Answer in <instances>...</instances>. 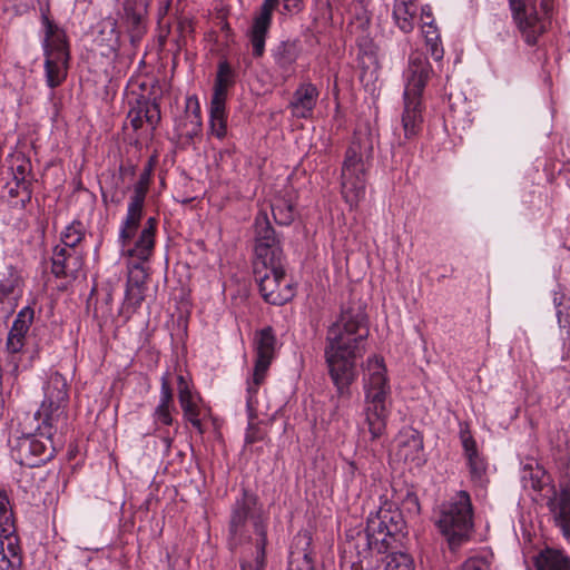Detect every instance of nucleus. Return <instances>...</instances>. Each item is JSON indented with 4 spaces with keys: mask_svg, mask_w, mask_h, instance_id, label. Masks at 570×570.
<instances>
[{
    "mask_svg": "<svg viewBox=\"0 0 570 570\" xmlns=\"http://www.w3.org/2000/svg\"><path fill=\"white\" fill-rule=\"evenodd\" d=\"M348 465H350L351 473H354V471L356 469L355 463L354 462H350Z\"/></svg>",
    "mask_w": 570,
    "mask_h": 570,
    "instance_id": "obj_61",
    "label": "nucleus"
},
{
    "mask_svg": "<svg viewBox=\"0 0 570 570\" xmlns=\"http://www.w3.org/2000/svg\"><path fill=\"white\" fill-rule=\"evenodd\" d=\"M22 566L21 549L18 535L8 538L7 547L4 541L0 546V569L1 570H19Z\"/></svg>",
    "mask_w": 570,
    "mask_h": 570,
    "instance_id": "obj_27",
    "label": "nucleus"
},
{
    "mask_svg": "<svg viewBox=\"0 0 570 570\" xmlns=\"http://www.w3.org/2000/svg\"><path fill=\"white\" fill-rule=\"evenodd\" d=\"M522 482L524 488H531L535 492H541L549 488L551 493L548 497L547 507L553 517L554 523L561 529L566 538H570V487L561 485L558 492L552 478L538 463L525 464L522 471Z\"/></svg>",
    "mask_w": 570,
    "mask_h": 570,
    "instance_id": "obj_8",
    "label": "nucleus"
},
{
    "mask_svg": "<svg viewBox=\"0 0 570 570\" xmlns=\"http://www.w3.org/2000/svg\"><path fill=\"white\" fill-rule=\"evenodd\" d=\"M26 335L27 333L22 331H14L12 327L10 328L7 337L6 347L10 354L20 353L26 344Z\"/></svg>",
    "mask_w": 570,
    "mask_h": 570,
    "instance_id": "obj_44",
    "label": "nucleus"
},
{
    "mask_svg": "<svg viewBox=\"0 0 570 570\" xmlns=\"http://www.w3.org/2000/svg\"><path fill=\"white\" fill-rule=\"evenodd\" d=\"M267 529L268 517L264 512L259 498L243 487L240 494L230 505L226 535L230 552L250 547V558L243 557L239 560L240 570L266 569Z\"/></svg>",
    "mask_w": 570,
    "mask_h": 570,
    "instance_id": "obj_2",
    "label": "nucleus"
},
{
    "mask_svg": "<svg viewBox=\"0 0 570 570\" xmlns=\"http://www.w3.org/2000/svg\"><path fill=\"white\" fill-rule=\"evenodd\" d=\"M435 525L452 552L469 542L474 530L473 505L469 492L458 491L441 503L436 511Z\"/></svg>",
    "mask_w": 570,
    "mask_h": 570,
    "instance_id": "obj_6",
    "label": "nucleus"
},
{
    "mask_svg": "<svg viewBox=\"0 0 570 570\" xmlns=\"http://www.w3.org/2000/svg\"><path fill=\"white\" fill-rule=\"evenodd\" d=\"M161 389L159 404L156 406L153 417L155 424L171 425L174 419L171 416V409H174V395L169 382V375L166 373L161 376Z\"/></svg>",
    "mask_w": 570,
    "mask_h": 570,
    "instance_id": "obj_23",
    "label": "nucleus"
},
{
    "mask_svg": "<svg viewBox=\"0 0 570 570\" xmlns=\"http://www.w3.org/2000/svg\"><path fill=\"white\" fill-rule=\"evenodd\" d=\"M96 29V45L105 48L108 52L116 51L119 47V32L117 31V21L112 18L102 19L97 23Z\"/></svg>",
    "mask_w": 570,
    "mask_h": 570,
    "instance_id": "obj_26",
    "label": "nucleus"
},
{
    "mask_svg": "<svg viewBox=\"0 0 570 570\" xmlns=\"http://www.w3.org/2000/svg\"><path fill=\"white\" fill-rule=\"evenodd\" d=\"M299 56L297 41H282L273 52L275 63L283 72H289Z\"/></svg>",
    "mask_w": 570,
    "mask_h": 570,
    "instance_id": "obj_28",
    "label": "nucleus"
},
{
    "mask_svg": "<svg viewBox=\"0 0 570 570\" xmlns=\"http://www.w3.org/2000/svg\"><path fill=\"white\" fill-rule=\"evenodd\" d=\"M128 118L130 119V124L135 130H138L142 127L145 119L140 114L135 111L132 108L128 114Z\"/></svg>",
    "mask_w": 570,
    "mask_h": 570,
    "instance_id": "obj_52",
    "label": "nucleus"
},
{
    "mask_svg": "<svg viewBox=\"0 0 570 570\" xmlns=\"http://www.w3.org/2000/svg\"><path fill=\"white\" fill-rule=\"evenodd\" d=\"M186 417V420H188L191 425L199 432V433H203L204 430H203V424H202V421L199 420V409L198 410H195L186 415H184Z\"/></svg>",
    "mask_w": 570,
    "mask_h": 570,
    "instance_id": "obj_51",
    "label": "nucleus"
},
{
    "mask_svg": "<svg viewBox=\"0 0 570 570\" xmlns=\"http://www.w3.org/2000/svg\"><path fill=\"white\" fill-rule=\"evenodd\" d=\"M368 377L364 379V416L371 439H380L386 431L390 414L387 406L391 387L386 377L383 358L373 356L367 360Z\"/></svg>",
    "mask_w": 570,
    "mask_h": 570,
    "instance_id": "obj_5",
    "label": "nucleus"
},
{
    "mask_svg": "<svg viewBox=\"0 0 570 570\" xmlns=\"http://www.w3.org/2000/svg\"><path fill=\"white\" fill-rule=\"evenodd\" d=\"M111 202H116V203H120V199H115L114 197L111 198Z\"/></svg>",
    "mask_w": 570,
    "mask_h": 570,
    "instance_id": "obj_64",
    "label": "nucleus"
},
{
    "mask_svg": "<svg viewBox=\"0 0 570 570\" xmlns=\"http://www.w3.org/2000/svg\"><path fill=\"white\" fill-rule=\"evenodd\" d=\"M37 421L38 426L33 433L16 438L11 445L12 459L22 466L38 468L52 460L57 453L53 438L58 425L49 428L43 420Z\"/></svg>",
    "mask_w": 570,
    "mask_h": 570,
    "instance_id": "obj_9",
    "label": "nucleus"
},
{
    "mask_svg": "<svg viewBox=\"0 0 570 570\" xmlns=\"http://www.w3.org/2000/svg\"><path fill=\"white\" fill-rule=\"evenodd\" d=\"M431 72V66L425 57L417 55L410 58L407 82L403 95L404 109L401 118L404 139L400 138V145L414 139L422 130V94Z\"/></svg>",
    "mask_w": 570,
    "mask_h": 570,
    "instance_id": "obj_7",
    "label": "nucleus"
},
{
    "mask_svg": "<svg viewBox=\"0 0 570 570\" xmlns=\"http://www.w3.org/2000/svg\"><path fill=\"white\" fill-rule=\"evenodd\" d=\"M278 0H264L261 6L259 13L254 18L252 27L248 31L249 42L253 48L255 58L263 57L265 52L266 37L272 24L273 10Z\"/></svg>",
    "mask_w": 570,
    "mask_h": 570,
    "instance_id": "obj_18",
    "label": "nucleus"
},
{
    "mask_svg": "<svg viewBox=\"0 0 570 570\" xmlns=\"http://www.w3.org/2000/svg\"><path fill=\"white\" fill-rule=\"evenodd\" d=\"M255 228V264L267 265L283 261V248L279 236L272 226L267 213L261 210L254 223Z\"/></svg>",
    "mask_w": 570,
    "mask_h": 570,
    "instance_id": "obj_13",
    "label": "nucleus"
},
{
    "mask_svg": "<svg viewBox=\"0 0 570 570\" xmlns=\"http://www.w3.org/2000/svg\"><path fill=\"white\" fill-rule=\"evenodd\" d=\"M554 0H541V7L546 13H549L553 8Z\"/></svg>",
    "mask_w": 570,
    "mask_h": 570,
    "instance_id": "obj_57",
    "label": "nucleus"
},
{
    "mask_svg": "<svg viewBox=\"0 0 570 570\" xmlns=\"http://www.w3.org/2000/svg\"><path fill=\"white\" fill-rule=\"evenodd\" d=\"M20 278L16 275H10L0 281V307L7 301L18 298V288L20 286Z\"/></svg>",
    "mask_w": 570,
    "mask_h": 570,
    "instance_id": "obj_38",
    "label": "nucleus"
},
{
    "mask_svg": "<svg viewBox=\"0 0 570 570\" xmlns=\"http://www.w3.org/2000/svg\"><path fill=\"white\" fill-rule=\"evenodd\" d=\"M35 320V311L30 306L23 307L18 314L16 320L12 323V328L14 331H22L24 333L29 332V328Z\"/></svg>",
    "mask_w": 570,
    "mask_h": 570,
    "instance_id": "obj_43",
    "label": "nucleus"
},
{
    "mask_svg": "<svg viewBox=\"0 0 570 570\" xmlns=\"http://www.w3.org/2000/svg\"><path fill=\"white\" fill-rule=\"evenodd\" d=\"M368 336L366 316L361 308H343L338 318L326 331L324 358L337 399H351V385L357 377L356 360L364 353Z\"/></svg>",
    "mask_w": 570,
    "mask_h": 570,
    "instance_id": "obj_1",
    "label": "nucleus"
},
{
    "mask_svg": "<svg viewBox=\"0 0 570 570\" xmlns=\"http://www.w3.org/2000/svg\"><path fill=\"white\" fill-rule=\"evenodd\" d=\"M145 288H126L125 302L134 308H138L145 299Z\"/></svg>",
    "mask_w": 570,
    "mask_h": 570,
    "instance_id": "obj_47",
    "label": "nucleus"
},
{
    "mask_svg": "<svg viewBox=\"0 0 570 570\" xmlns=\"http://www.w3.org/2000/svg\"><path fill=\"white\" fill-rule=\"evenodd\" d=\"M471 481L475 484L483 485L487 482V462L478 453L466 456Z\"/></svg>",
    "mask_w": 570,
    "mask_h": 570,
    "instance_id": "obj_35",
    "label": "nucleus"
},
{
    "mask_svg": "<svg viewBox=\"0 0 570 570\" xmlns=\"http://www.w3.org/2000/svg\"><path fill=\"white\" fill-rule=\"evenodd\" d=\"M564 298V295H559L558 293L554 294V297H553V303L557 307V317H558V321L559 323H561V309H559V307L562 305V299Z\"/></svg>",
    "mask_w": 570,
    "mask_h": 570,
    "instance_id": "obj_55",
    "label": "nucleus"
},
{
    "mask_svg": "<svg viewBox=\"0 0 570 570\" xmlns=\"http://www.w3.org/2000/svg\"><path fill=\"white\" fill-rule=\"evenodd\" d=\"M178 400L184 412V415L198 410L197 404L193 401V394L189 389L187 380L183 376H178Z\"/></svg>",
    "mask_w": 570,
    "mask_h": 570,
    "instance_id": "obj_37",
    "label": "nucleus"
},
{
    "mask_svg": "<svg viewBox=\"0 0 570 570\" xmlns=\"http://www.w3.org/2000/svg\"><path fill=\"white\" fill-rule=\"evenodd\" d=\"M416 1L417 0H395L394 3L401 4V6L417 7Z\"/></svg>",
    "mask_w": 570,
    "mask_h": 570,
    "instance_id": "obj_58",
    "label": "nucleus"
},
{
    "mask_svg": "<svg viewBox=\"0 0 570 570\" xmlns=\"http://www.w3.org/2000/svg\"><path fill=\"white\" fill-rule=\"evenodd\" d=\"M149 102H150V99H148L146 97H140L139 99H137V106L132 108L135 111L140 114L145 120L148 115V108H149L148 104Z\"/></svg>",
    "mask_w": 570,
    "mask_h": 570,
    "instance_id": "obj_50",
    "label": "nucleus"
},
{
    "mask_svg": "<svg viewBox=\"0 0 570 570\" xmlns=\"http://www.w3.org/2000/svg\"><path fill=\"white\" fill-rule=\"evenodd\" d=\"M254 274L266 303L281 306L295 296L292 284L285 279L283 261L267 265L254 264Z\"/></svg>",
    "mask_w": 570,
    "mask_h": 570,
    "instance_id": "obj_11",
    "label": "nucleus"
},
{
    "mask_svg": "<svg viewBox=\"0 0 570 570\" xmlns=\"http://www.w3.org/2000/svg\"><path fill=\"white\" fill-rule=\"evenodd\" d=\"M150 183V171L145 169L134 186V195L127 208V215L119 232V239L126 246L130 238L136 235L142 218L146 194Z\"/></svg>",
    "mask_w": 570,
    "mask_h": 570,
    "instance_id": "obj_14",
    "label": "nucleus"
},
{
    "mask_svg": "<svg viewBox=\"0 0 570 570\" xmlns=\"http://www.w3.org/2000/svg\"><path fill=\"white\" fill-rule=\"evenodd\" d=\"M153 0H124L121 24L132 47H137L147 32L148 9Z\"/></svg>",
    "mask_w": 570,
    "mask_h": 570,
    "instance_id": "obj_15",
    "label": "nucleus"
},
{
    "mask_svg": "<svg viewBox=\"0 0 570 570\" xmlns=\"http://www.w3.org/2000/svg\"><path fill=\"white\" fill-rule=\"evenodd\" d=\"M232 153H233V151H232V149H229V148H226V149H224V150H220V151L218 153L219 159H220V160H223L226 156H230V155H232Z\"/></svg>",
    "mask_w": 570,
    "mask_h": 570,
    "instance_id": "obj_60",
    "label": "nucleus"
},
{
    "mask_svg": "<svg viewBox=\"0 0 570 570\" xmlns=\"http://www.w3.org/2000/svg\"><path fill=\"white\" fill-rule=\"evenodd\" d=\"M509 6L525 42L530 46L537 45L538 38L546 32V24L538 17L530 0H509Z\"/></svg>",
    "mask_w": 570,
    "mask_h": 570,
    "instance_id": "obj_16",
    "label": "nucleus"
},
{
    "mask_svg": "<svg viewBox=\"0 0 570 570\" xmlns=\"http://www.w3.org/2000/svg\"><path fill=\"white\" fill-rule=\"evenodd\" d=\"M386 559L384 570H414L413 559L407 553H392Z\"/></svg>",
    "mask_w": 570,
    "mask_h": 570,
    "instance_id": "obj_40",
    "label": "nucleus"
},
{
    "mask_svg": "<svg viewBox=\"0 0 570 570\" xmlns=\"http://www.w3.org/2000/svg\"><path fill=\"white\" fill-rule=\"evenodd\" d=\"M169 4H170V1H169V0H165V4H164V7H165V12L167 11V9H168Z\"/></svg>",
    "mask_w": 570,
    "mask_h": 570,
    "instance_id": "obj_62",
    "label": "nucleus"
},
{
    "mask_svg": "<svg viewBox=\"0 0 570 570\" xmlns=\"http://www.w3.org/2000/svg\"><path fill=\"white\" fill-rule=\"evenodd\" d=\"M399 454L405 461L420 460L423 451V436L414 429L403 430L399 438Z\"/></svg>",
    "mask_w": 570,
    "mask_h": 570,
    "instance_id": "obj_25",
    "label": "nucleus"
},
{
    "mask_svg": "<svg viewBox=\"0 0 570 570\" xmlns=\"http://www.w3.org/2000/svg\"><path fill=\"white\" fill-rule=\"evenodd\" d=\"M163 442L165 443L166 452H169L171 444H173V438L166 435L163 438Z\"/></svg>",
    "mask_w": 570,
    "mask_h": 570,
    "instance_id": "obj_59",
    "label": "nucleus"
},
{
    "mask_svg": "<svg viewBox=\"0 0 570 570\" xmlns=\"http://www.w3.org/2000/svg\"><path fill=\"white\" fill-rule=\"evenodd\" d=\"M417 7L401 6L394 3L393 18L396 26L405 33L414 29V18L416 16Z\"/></svg>",
    "mask_w": 570,
    "mask_h": 570,
    "instance_id": "obj_33",
    "label": "nucleus"
},
{
    "mask_svg": "<svg viewBox=\"0 0 570 570\" xmlns=\"http://www.w3.org/2000/svg\"><path fill=\"white\" fill-rule=\"evenodd\" d=\"M156 229L157 219L155 217H149L132 246L131 240L135 235L130 238L126 246H124V244L119 240L122 250H126V254L129 257L136 258L138 261L137 263L142 264L149 261L155 248Z\"/></svg>",
    "mask_w": 570,
    "mask_h": 570,
    "instance_id": "obj_20",
    "label": "nucleus"
},
{
    "mask_svg": "<svg viewBox=\"0 0 570 570\" xmlns=\"http://www.w3.org/2000/svg\"><path fill=\"white\" fill-rule=\"evenodd\" d=\"M272 214L277 225L288 226L294 222V204L284 197H276L271 204Z\"/></svg>",
    "mask_w": 570,
    "mask_h": 570,
    "instance_id": "obj_32",
    "label": "nucleus"
},
{
    "mask_svg": "<svg viewBox=\"0 0 570 570\" xmlns=\"http://www.w3.org/2000/svg\"><path fill=\"white\" fill-rule=\"evenodd\" d=\"M264 436H265V433L261 430V428L257 424H255L253 422L248 423V428H247L246 435H245V442L247 444H253L258 441H262V440H264Z\"/></svg>",
    "mask_w": 570,
    "mask_h": 570,
    "instance_id": "obj_49",
    "label": "nucleus"
},
{
    "mask_svg": "<svg viewBox=\"0 0 570 570\" xmlns=\"http://www.w3.org/2000/svg\"><path fill=\"white\" fill-rule=\"evenodd\" d=\"M374 139L370 130L355 131L345 153L341 170V193L351 208L365 197L367 170L371 167Z\"/></svg>",
    "mask_w": 570,
    "mask_h": 570,
    "instance_id": "obj_3",
    "label": "nucleus"
},
{
    "mask_svg": "<svg viewBox=\"0 0 570 570\" xmlns=\"http://www.w3.org/2000/svg\"><path fill=\"white\" fill-rule=\"evenodd\" d=\"M61 247H67L70 249H80L79 245L85 239V228L83 225L75 220L70 225H68L65 230L61 233Z\"/></svg>",
    "mask_w": 570,
    "mask_h": 570,
    "instance_id": "obj_34",
    "label": "nucleus"
},
{
    "mask_svg": "<svg viewBox=\"0 0 570 570\" xmlns=\"http://www.w3.org/2000/svg\"><path fill=\"white\" fill-rule=\"evenodd\" d=\"M535 570H570V557L563 551L546 548L533 557Z\"/></svg>",
    "mask_w": 570,
    "mask_h": 570,
    "instance_id": "obj_24",
    "label": "nucleus"
},
{
    "mask_svg": "<svg viewBox=\"0 0 570 570\" xmlns=\"http://www.w3.org/2000/svg\"><path fill=\"white\" fill-rule=\"evenodd\" d=\"M320 90L311 81L301 82L288 102V109L293 117L308 119L313 116L317 105Z\"/></svg>",
    "mask_w": 570,
    "mask_h": 570,
    "instance_id": "obj_21",
    "label": "nucleus"
},
{
    "mask_svg": "<svg viewBox=\"0 0 570 570\" xmlns=\"http://www.w3.org/2000/svg\"><path fill=\"white\" fill-rule=\"evenodd\" d=\"M148 106H149V108H148V115L146 117V122L149 124L153 129H155L161 119L160 106L156 98L150 100Z\"/></svg>",
    "mask_w": 570,
    "mask_h": 570,
    "instance_id": "obj_48",
    "label": "nucleus"
},
{
    "mask_svg": "<svg viewBox=\"0 0 570 570\" xmlns=\"http://www.w3.org/2000/svg\"><path fill=\"white\" fill-rule=\"evenodd\" d=\"M421 20H422V24H424V21H431V20H434L433 19V14H432V9L430 6H424L422 7L421 9Z\"/></svg>",
    "mask_w": 570,
    "mask_h": 570,
    "instance_id": "obj_54",
    "label": "nucleus"
},
{
    "mask_svg": "<svg viewBox=\"0 0 570 570\" xmlns=\"http://www.w3.org/2000/svg\"><path fill=\"white\" fill-rule=\"evenodd\" d=\"M225 105V102L210 101V132L213 136L220 140L227 136V116Z\"/></svg>",
    "mask_w": 570,
    "mask_h": 570,
    "instance_id": "obj_30",
    "label": "nucleus"
},
{
    "mask_svg": "<svg viewBox=\"0 0 570 570\" xmlns=\"http://www.w3.org/2000/svg\"><path fill=\"white\" fill-rule=\"evenodd\" d=\"M255 351V376L259 381L266 375L272 362L276 356L277 337L272 326L256 331L254 336Z\"/></svg>",
    "mask_w": 570,
    "mask_h": 570,
    "instance_id": "obj_17",
    "label": "nucleus"
},
{
    "mask_svg": "<svg viewBox=\"0 0 570 570\" xmlns=\"http://www.w3.org/2000/svg\"><path fill=\"white\" fill-rule=\"evenodd\" d=\"M422 31L428 51L435 61H441L444 56V49L441 45L440 32L434 24V20L424 21V24H422Z\"/></svg>",
    "mask_w": 570,
    "mask_h": 570,
    "instance_id": "obj_31",
    "label": "nucleus"
},
{
    "mask_svg": "<svg viewBox=\"0 0 570 570\" xmlns=\"http://www.w3.org/2000/svg\"><path fill=\"white\" fill-rule=\"evenodd\" d=\"M236 82V71L226 59H222L217 66L214 82V92L210 101L225 102L227 92Z\"/></svg>",
    "mask_w": 570,
    "mask_h": 570,
    "instance_id": "obj_22",
    "label": "nucleus"
},
{
    "mask_svg": "<svg viewBox=\"0 0 570 570\" xmlns=\"http://www.w3.org/2000/svg\"><path fill=\"white\" fill-rule=\"evenodd\" d=\"M102 199L106 202L107 200V195L106 193H102Z\"/></svg>",
    "mask_w": 570,
    "mask_h": 570,
    "instance_id": "obj_63",
    "label": "nucleus"
},
{
    "mask_svg": "<svg viewBox=\"0 0 570 570\" xmlns=\"http://www.w3.org/2000/svg\"><path fill=\"white\" fill-rule=\"evenodd\" d=\"M266 375H263L259 381H256L255 372L253 373V379L248 382L247 385V400L246 405L249 412L250 419L254 416V412L256 410V393L258 391L259 385L264 382Z\"/></svg>",
    "mask_w": 570,
    "mask_h": 570,
    "instance_id": "obj_45",
    "label": "nucleus"
},
{
    "mask_svg": "<svg viewBox=\"0 0 570 570\" xmlns=\"http://www.w3.org/2000/svg\"><path fill=\"white\" fill-rule=\"evenodd\" d=\"M32 185L29 180H20L19 178L12 177L3 189L8 193L11 199H17L13 205L24 208L27 204L31 202L32 197Z\"/></svg>",
    "mask_w": 570,
    "mask_h": 570,
    "instance_id": "obj_29",
    "label": "nucleus"
},
{
    "mask_svg": "<svg viewBox=\"0 0 570 570\" xmlns=\"http://www.w3.org/2000/svg\"><path fill=\"white\" fill-rule=\"evenodd\" d=\"M147 272L142 264L140 263H134L131 266V269L129 272L126 288L137 289V288H145L146 289V279H147Z\"/></svg>",
    "mask_w": 570,
    "mask_h": 570,
    "instance_id": "obj_41",
    "label": "nucleus"
},
{
    "mask_svg": "<svg viewBox=\"0 0 570 570\" xmlns=\"http://www.w3.org/2000/svg\"><path fill=\"white\" fill-rule=\"evenodd\" d=\"M405 521L401 511L393 504L385 502L375 513L367 518L364 532H357L354 549L358 562L371 556L375 550L377 553H385L391 547V540L403 532Z\"/></svg>",
    "mask_w": 570,
    "mask_h": 570,
    "instance_id": "obj_4",
    "label": "nucleus"
},
{
    "mask_svg": "<svg viewBox=\"0 0 570 570\" xmlns=\"http://www.w3.org/2000/svg\"><path fill=\"white\" fill-rule=\"evenodd\" d=\"M189 110L190 115H188V117H190V124L193 128L187 132V135L193 137L194 135H197L202 127L200 107L196 97H188L186 99V112Z\"/></svg>",
    "mask_w": 570,
    "mask_h": 570,
    "instance_id": "obj_42",
    "label": "nucleus"
},
{
    "mask_svg": "<svg viewBox=\"0 0 570 570\" xmlns=\"http://www.w3.org/2000/svg\"><path fill=\"white\" fill-rule=\"evenodd\" d=\"M284 8L288 11H301L303 8V0H283Z\"/></svg>",
    "mask_w": 570,
    "mask_h": 570,
    "instance_id": "obj_53",
    "label": "nucleus"
},
{
    "mask_svg": "<svg viewBox=\"0 0 570 570\" xmlns=\"http://www.w3.org/2000/svg\"><path fill=\"white\" fill-rule=\"evenodd\" d=\"M67 379L59 372H52L43 386L45 397L39 410L35 413L36 420H43L46 425L59 424L65 419L68 395Z\"/></svg>",
    "mask_w": 570,
    "mask_h": 570,
    "instance_id": "obj_12",
    "label": "nucleus"
},
{
    "mask_svg": "<svg viewBox=\"0 0 570 570\" xmlns=\"http://www.w3.org/2000/svg\"><path fill=\"white\" fill-rule=\"evenodd\" d=\"M12 177L19 178L20 180H29L31 183L35 181V176L32 175V166L30 159L26 158L23 155H17L13 158L12 166Z\"/></svg>",
    "mask_w": 570,
    "mask_h": 570,
    "instance_id": "obj_39",
    "label": "nucleus"
},
{
    "mask_svg": "<svg viewBox=\"0 0 570 570\" xmlns=\"http://www.w3.org/2000/svg\"><path fill=\"white\" fill-rule=\"evenodd\" d=\"M83 256L82 249H70L57 245L51 257V273L57 278L70 277L76 279L78 273L82 269Z\"/></svg>",
    "mask_w": 570,
    "mask_h": 570,
    "instance_id": "obj_19",
    "label": "nucleus"
},
{
    "mask_svg": "<svg viewBox=\"0 0 570 570\" xmlns=\"http://www.w3.org/2000/svg\"><path fill=\"white\" fill-rule=\"evenodd\" d=\"M460 439L462 442L465 458L479 453L478 449H476L475 440L473 439V436L471 435V433L466 426L464 429H461Z\"/></svg>",
    "mask_w": 570,
    "mask_h": 570,
    "instance_id": "obj_46",
    "label": "nucleus"
},
{
    "mask_svg": "<svg viewBox=\"0 0 570 570\" xmlns=\"http://www.w3.org/2000/svg\"><path fill=\"white\" fill-rule=\"evenodd\" d=\"M492 553H482L468 558L458 570H495Z\"/></svg>",
    "mask_w": 570,
    "mask_h": 570,
    "instance_id": "obj_36",
    "label": "nucleus"
},
{
    "mask_svg": "<svg viewBox=\"0 0 570 570\" xmlns=\"http://www.w3.org/2000/svg\"><path fill=\"white\" fill-rule=\"evenodd\" d=\"M45 26V75L47 86L51 89L59 87L67 79L69 68V43L63 29L48 16L42 14Z\"/></svg>",
    "mask_w": 570,
    "mask_h": 570,
    "instance_id": "obj_10",
    "label": "nucleus"
},
{
    "mask_svg": "<svg viewBox=\"0 0 570 570\" xmlns=\"http://www.w3.org/2000/svg\"><path fill=\"white\" fill-rule=\"evenodd\" d=\"M407 503L413 504L416 508V511H420L419 498L414 493H407L406 497Z\"/></svg>",
    "mask_w": 570,
    "mask_h": 570,
    "instance_id": "obj_56",
    "label": "nucleus"
}]
</instances>
